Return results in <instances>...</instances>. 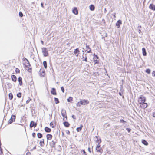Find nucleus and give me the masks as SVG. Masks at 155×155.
Instances as JSON below:
<instances>
[{"label": "nucleus", "mask_w": 155, "mask_h": 155, "mask_svg": "<svg viewBox=\"0 0 155 155\" xmlns=\"http://www.w3.org/2000/svg\"><path fill=\"white\" fill-rule=\"evenodd\" d=\"M96 55L95 54H93V56H94V58H93V59H95V55Z\"/></svg>", "instance_id": "obj_62"}, {"label": "nucleus", "mask_w": 155, "mask_h": 155, "mask_svg": "<svg viewBox=\"0 0 155 155\" xmlns=\"http://www.w3.org/2000/svg\"><path fill=\"white\" fill-rule=\"evenodd\" d=\"M18 81L19 83V84L20 85H22V78L21 77H19L18 78Z\"/></svg>", "instance_id": "obj_19"}, {"label": "nucleus", "mask_w": 155, "mask_h": 155, "mask_svg": "<svg viewBox=\"0 0 155 155\" xmlns=\"http://www.w3.org/2000/svg\"><path fill=\"white\" fill-rule=\"evenodd\" d=\"M90 50L89 51H87V53H91V49H89Z\"/></svg>", "instance_id": "obj_52"}, {"label": "nucleus", "mask_w": 155, "mask_h": 155, "mask_svg": "<svg viewBox=\"0 0 155 155\" xmlns=\"http://www.w3.org/2000/svg\"><path fill=\"white\" fill-rule=\"evenodd\" d=\"M80 102L81 105H85L89 103V101L87 100H81Z\"/></svg>", "instance_id": "obj_6"}, {"label": "nucleus", "mask_w": 155, "mask_h": 155, "mask_svg": "<svg viewBox=\"0 0 155 155\" xmlns=\"http://www.w3.org/2000/svg\"><path fill=\"white\" fill-rule=\"evenodd\" d=\"M152 74H154L153 76H155V71H153L152 72Z\"/></svg>", "instance_id": "obj_58"}, {"label": "nucleus", "mask_w": 155, "mask_h": 155, "mask_svg": "<svg viewBox=\"0 0 155 155\" xmlns=\"http://www.w3.org/2000/svg\"><path fill=\"white\" fill-rule=\"evenodd\" d=\"M47 79H46V81L45 83V86L46 87V89L47 90V94H48V82H47Z\"/></svg>", "instance_id": "obj_22"}, {"label": "nucleus", "mask_w": 155, "mask_h": 155, "mask_svg": "<svg viewBox=\"0 0 155 155\" xmlns=\"http://www.w3.org/2000/svg\"><path fill=\"white\" fill-rule=\"evenodd\" d=\"M94 140L96 141L97 143H98V144H100L101 142V140L100 139H99L98 137L97 136H95L94 138Z\"/></svg>", "instance_id": "obj_8"}, {"label": "nucleus", "mask_w": 155, "mask_h": 155, "mask_svg": "<svg viewBox=\"0 0 155 155\" xmlns=\"http://www.w3.org/2000/svg\"><path fill=\"white\" fill-rule=\"evenodd\" d=\"M43 64L44 66V68L45 69H46L47 68V63L46 61H44L43 62Z\"/></svg>", "instance_id": "obj_25"}, {"label": "nucleus", "mask_w": 155, "mask_h": 155, "mask_svg": "<svg viewBox=\"0 0 155 155\" xmlns=\"http://www.w3.org/2000/svg\"><path fill=\"white\" fill-rule=\"evenodd\" d=\"M142 143L145 146H147L148 144V143L147 141L145 140L144 139L142 140Z\"/></svg>", "instance_id": "obj_20"}, {"label": "nucleus", "mask_w": 155, "mask_h": 155, "mask_svg": "<svg viewBox=\"0 0 155 155\" xmlns=\"http://www.w3.org/2000/svg\"><path fill=\"white\" fill-rule=\"evenodd\" d=\"M37 126V123H35L34 121H31L30 122V128H32L33 127H35Z\"/></svg>", "instance_id": "obj_9"}, {"label": "nucleus", "mask_w": 155, "mask_h": 155, "mask_svg": "<svg viewBox=\"0 0 155 155\" xmlns=\"http://www.w3.org/2000/svg\"><path fill=\"white\" fill-rule=\"evenodd\" d=\"M61 114L62 116L64 117L67 118L66 110L64 109H62L61 111Z\"/></svg>", "instance_id": "obj_10"}, {"label": "nucleus", "mask_w": 155, "mask_h": 155, "mask_svg": "<svg viewBox=\"0 0 155 155\" xmlns=\"http://www.w3.org/2000/svg\"><path fill=\"white\" fill-rule=\"evenodd\" d=\"M54 101L55 102V104H58V103H59V101L58 100V98L55 97L54 98Z\"/></svg>", "instance_id": "obj_29"}, {"label": "nucleus", "mask_w": 155, "mask_h": 155, "mask_svg": "<svg viewBox=\"0 0 155 155\" xmlns=\"http://www.w3.org/2000/svg\"><path fill=\"white\" fill-rule=\"evenodd\" d=\"M26 60L27 61V62H26V64H28V66H30V64L29 63V62L28 61V60H27V59H26ZM28 65H25V67H28Z\"/></svg>", "instance_id": "obj_35"}, {"label": "nucleus", "mask_w": 155, "mask_h": 155, "mask_svg": "<svg viewBox=\"0 0 155 155\" xmlns=\"http://www.w3.org/2000/svg\"><path fill=\"white\" fill-rule=\"evenodd\" d=\"M11 79H12V80L13 81L15 82L16 81L17 78H16V76L15 75H12V76H11Z\"/></svg>", "instance_id": "obj_16"}, {"label": "nucleus", "mask_w": 155, "mask_h": 155, "mask_svg": "<svg viewBox=\"0 0 155 155\" xmlns=\"http://www.w3.org/2000/svg\"><path fill=\"white\" fill-rule=\"evenodd\" d=\"M37 137L39 138H41L42 137V134L40 133H38L37 134Z\"/></svg>", "instance_id": "obj_27"}, {"label": "nucleus", "mask_w": 155, "mask_h": 155, "mask_svg": "<svg viewBox=\"0 0 155 155\" xmlns=\"http://www.w3.org/2000/svg\"><path fill=\"white\" fill-rule=\"evenodd\" d=\"M66 133L68 135H69L70 134V132L69 130H66Z\"/></svg>", "instance_id": "obj_42"}, {"label": "nucleus", "mask_w": 155, "mask_h": 155, "mask_svg": "<svg viewBox=\"0 0 155 155\" xmlns=\"http://www.w3.org/2000/svg\"><path fill=\"white\" fill-rule=\"evenodd\" d=\"M28 71L29 72H31V68H29Z\"/></svg>", "instance_id": "obj_54"}, {"label": "nucleus", "mask_w": 155, "mask_h": 155, "mask_svg": "<svg viewBox=\"0 0 155 155\" xmlns=\"http://www.w3.org/2000/svg\"><path fill=\"white\" fill-rule=\"evenodd\" d=\"M152 115L153 117L155 118V111L153 112Z\"/></svg>", "instance_id": "obj_45"}, {"label": "nucleus", "mask_w": 155, "mask_h": 155, "mask_svg": "<svg viewBox=\"0 0 155 155\" xmlns=\"http://www.w3.org/2000/svg\"><path fill=\"white\" fill-rule=\"evenodd\" d=\"M83 61H85L86 62L87 61V57L86 56L85 57V59L83 60Z\"/></svg>", "instance_id": "obj_49"}, {"label": "nucleus", "mask_w": 155, "mask_h": 155, "mask_svg": "<svg viewBox=\"0 0 155 155\" xmlns=\"http://www.w3.org/2000/svg\"><path fill=\"white\" fill-rule=\"evenodd\" d=\"M120 122L121 123H126V122L123 119H121L120 120Z\"/></svg>", "instance_id": "obj_43"}, {"label": "nucleus", "mask_w": 155, "mask_h": 155, "mask_svg": "<svg viewBox=\"0 0 155 155\" xmlns=\"http://www.w3.org/2000/svg\"><path fill=\"white\" fill-rule=\"evenodd\" d=\"M83 152V154H84L85 155H87L86 154V153L85 152V151H84V150H82Z\"/></svg>", "instance_id": "obj_48"}, {"label": "nucleus", "mask_w": 155, "mask_h": 155, "mask_svg": "<svg viewBox=\"0 0 155 155\" xmlns=\"http://www.w3.org/2000/svg\"><path fill=\"white\" fill-rule=\"evenodd\" d=\"M51 93L53 95H56L57 94L56 89L54 88H52Z\"/></svg>", "instance_id": "obj_13"}, {"label": "nucleus", "mask_w": 155, "mask_h": 155, "mask_svg": "<svg viewBox=\"0 0 155 155\" xmlns=\"http://www.w3.org/2000/svg\"><path fill=\"white\" fill-rule=\"evenodd\" d=\"M39 143L41 146H43L44 145V139H43L42 141H41Z\"/></svg>", "instance_id": "obj_28"}, {"label": "nucleus", "mask_w": 155, "mask_h": 155, "mask_svg": "<svg viewBox=\"0 0 155 155\" xmlns=\"http://www.w3.org/2000/svg\"><path fill=\"white\" fill-rule=\"evenodd\" d=\"M42 51L43 54L45 57L47 56L48 55V50L45 48H42Z\"/></svg>", "instance_id": "obj_1"}, {"label": "nucleus", "mask_w": 155, "mask_h": 155, "mask_svg": "<svg viewBox=\"0 0 155 155\" xmlns=\"http://www.w3.org/2000/svg\"><path fill=\"white\" fill-rule=\"evenodd\" d=\"M50 126L51 127H52V128H54L55 126V124H54L52 122H51L50 123Z\"/></svg>", "instance_id": "obj_31"}, {"label": "nucleus", "mask_w": 155, "mask_h": 155, "mask_svg": "<svg viewBox=\"0 0 155 155\" xmlns=\"http://www.w3.org/2000/svg\"><path fill=\"white\" fill-rule=\"evenodd\" d=\"M96 150L97 152H99L101 154L102 153L103 150L101 147H100V144H98L96 148Z\"/></svg>", "instance_id": "obj_2"}, {"label": "nucleus", "mask_w": 155, "mask_h": 155, "mask_svg": "<svg viewBox=\"0 0 155 155\" xmlns=\"http://www.w3.org/2000/svg\"><path fill=\"white\" fill-rule=\"evenodd\" d=\"M20 70L18 68H16L15 70V72L16 73H20Z\"/></svg>", "instance_id": "obj_37"}, {"label": "nucleus", "mask_w": 155, "mask_h": 155, "mask_svg": "<svg viewBox=\"0 0 155 155\" xmlns=\"http://www.w3.org/2000/svg\"><path fill=\"white\" fill-rule=\"evenodd\" d=\"M107 11V10L106 8H105L104 10V13H106V12Z\"/></svg>", "instance_id": "obj_63"}, {"label": "nucleus", "mask_w": 155, "mask_h": 155, "mask_svg": "<svg viewBox=\"0 0 155 155\" xmlns=\"http://www.w3.org/2000/svg\"><path fill=\"white\" fill-rule=\"evenodd\" d=\"M142 51L143 55L144 56H146L147 55V52L146 51V49L145 48H142Z\"/></svg>", "instance_id": "obj_18"}, {"label": "nucleus", "mask_w": 155, "mask_h": 155, "mask_svg": "<svg viewBox=\"0 0 155 155\" xmlns=\"http://www.w3.org/2000/svg\"><path fill=\"white\" fill-rule=\"evenodd\" d=\"M151 70L150 69H147L146 70V72L148 74H150V73Z\"/></svg>", "instance_id": "obj_32"}, {"label": "nucleus", "mask_w": 155, "mask_h": 155, "mask_svg": "<svg viewBox=\"0 0 155 155\" xmlns=\"http://www.w3.org/2000/svg\"><path fill=\"white\" fill-rule=\"evenodd\" d=\"M19 15L20 17H22L23 16V14L20 11L19 12Z\"/></svg>", "instance_id": "obj_36"}, {"label": "nucleus", "mask_w": 155, "mask_h": 155, "mask_svg": "<svg viewBox=\"0 0 155 155\" xmlns=\"http://www.w3.org/2000/svg\"><path fill=\"white\" fill-rule=\"evenodd\" d=\"M30 154V153L29 152L27 153H26V155H29Z\"/></svg>", "instance_id": "obj_64"}, {"label": "nucleus", "mask_w": 155, "mask_h": 155, "mask_svg": "<svg viewBox=\"0 0 155 155\" xmlns=\"http://www.w3.org/2000/svg\"><path fill=\"white\" fill-rule=\"evenodd\" d=\"M149 8L152 10L153 11L155 10V5L153 4H151L149 6Z\"/></svg>", "instance_id": "obj_14"}, {"label": "nucleus", "mask_w": 155, "mask_h": 155, "mask_svg": "<svg viewBox=\"0 0 155 155\" xmlns=\"http://www.w3.org/2000/svg\"><path fill=\"white\" fill-rule=\"evenodd\" d=\"M126 129L129 133L130 132L131 130V129L129 128H126Z\"/></svg>", "instance_id": "obj_41"}, {"label": "nucleus", "mask_w": 155, "mask_h": 155, "mask_svg": "<svg viewBox=\"0 0 155 155\" xmlns=\"http://www.w3.org/2000/svg\"><path fill=\"white\" fill-rule=\"evenodd\" d=\"M102 22L104 23V24H105L106 22H105V20L104 19H103L102 20Z\"/></svg>", "instance_id": "obj_57"}, {"label": "nucleus", "mask_w": 155, "mask_h": 155, "mask_svg": "<svg viewBox=\"0 0 155 155\" xmlns=\"http://www.w3.org/2000/svg\"><path fill=\"white\" fill-rule=\"evenodd\" d=\"M63 124L64 126H65L66 127H69L70 125V124L68 123V122L67 121H65L63 122Z\"/></svg>", "instance_id": "obj_17"}, {"label": "nucleus", "mask_w": 155, "mask_h": 155, "mask_svg": "<svg viewBox=\"0 0 155 155\" xmlns=\"http://www.w3.org/2000/svg\"><path fill=\"white\" fill-rule=\"evenodd\" d=\"M94 64H98L99 63V61L98 60H97L96 59L95 60V59H94Z\"/></svg>", "instance_id": "obj_33"}, {"label": "nucleus", "mask_w": 155, "mask_h": 155, "mask_svg": "<svg viewBox=\"0 0 155 155\" xmlns=\"http://www.w3.org/2000/svg\"><path fill=\"white\" fill-rule=\"evenodd\" d=\"M32 136L33 137H35L36 136V134L35 133H33L32 134Z\"/></svg>", "instance_id": "obj_47"}, {"label": "nucleus", "mask_w": 155, "mask_h": 155, "mask_svg": "<svg viewBox=\"0 0 155 155\" xmlns=\"http://www.w3.org/2000/svg\"><path fill=\"white\" fill-rule=\"evenodd\" d=\"M72 12L75 15H77L78 14V10L76 7H74L73 9Z\"/></svg>", "instance_id": "obj_15"}, {"label": "nucleus", "mask_w": 155, "mask_h": 155, "mask_svg": "<svg viewBox=\"0 0 155 155\" xmlns=\"http://www.w3.org/2000/svg\"><path fill=\"white\" fill-rule=\"evenodd\" d=\"M52 136L51 135L49 134V140L50 139H51L52 138Z\"/></svg>", "instance_id": "obj_44"}, {"label": "nucleus", "mask_w": 155, "mask_h": 155, "mask_svg": "<svg viewBox=\"0 0 155 155\" xmlns=\"http://www.w3.org/2000/svg\"><path fill=\"white\" fill-rule=\"evenodd\" d=\"M140 107L142 108L145 109L147 106V103H145V102L143 103H140Z\"/></svg>", "instance_id": "obj_5"}, {"label": "nucleus", "mask_w": 155, "mask_h": 155, "mask_svg": "<svg viewBox=\"0 0 155 155\" xmlns=\"http://www.w3.org/2000/svg\"><path fill=\"white\" fill-rule=\"evenodd\" d=\"M89 8L91 11H94L95 9V6L93 5H91L89 6Z\"/></svg>", "instance_id": "obj_21"}, {"label": "nucleus", "mask_w": 155, "mask_h": 155, "mask_svg": "<svg viewBox=\"0 0 155 155\" xmlns=\"http://www.w3.org/2000/svg\"><path fill=\"white\" fill-rule=\"evenodd\" d=\"M61 90L63 92V93H64V87H61Z\"/></svg>", "instance_id": "obj_40"}, {"label": "nucleus", "mask_w": 155, "mask_h": 155, "mask_svg": "<svg viewBox=\"0 0 155 155\" xmlns=\"http://www.w3.org/2000/svg\"><path fill=\"white\" fill-rule=\"evenodd\" d=\"M30 101V99H29V100L28 99L26 101V104L28 103Z\"/></svg>", "instance_id": "obj_51"}, {"label": "nucleus", "mask_w": 155, "mask_h": 155, "mask_svg": "<svg viewBox=\"0 0 155 155\" xmlns=\"http://www.w3.org/2000/svg\"><path fill=\"white\" fill-rule=\"evenodd\" d=\"M45 131L47 132H48V127H46L45 128Z\"/></svg>", "instance_id": "obj_38"}, {"label": "nucleus", "mask_w": 155, "mask_h": 155, "mask_svg": "<svg viewBox=\"0 0 155 155\" xmlns=\"http://www.w3.org/2000/svg\"><path fill=\"white\" fill-rule=\"evenodd\" d=\"M81 102H80V101L79 102H78V103H77L76 105L78 107H80L81 106Z\"/></svg>", "instance_id": "obj_39"}, {"label": "nucleus", "mask_w": 155, "mask_h": 155, "mask_svg": "<svg viewBox=\"0 0 155 155\" xmlns=\"http://www.w3.org/2000/svg\"><path fill=\"white\" fill-rule=\"evenodd\" d=\"M56 142V141L54 142L53 141H52V143H50L51 146L52 147H54L55 143Z\"/></svg>", "instance_id": "obj_24"}, {"label": "nucleus", "mask_w": 155, "mask_h": 155, "mask_svg": "<svg viewBox=\"0 0 155 155\" xmlns=\"http://www.w3.org/2000/svg\"><path fill=\"white\" fill-rule=\"evenodd\" d=\"M40 76L41 77H43L45 75V71L44 70H42L41 68L39 71Z\"/></svg>", "instance_id": "obj_7"}, {"label": "nucleus", "mask_w": 155, "mask_h": 155, "mask_svg": "<svg viewBox=\"0 0 155 155\" xmlns=\"http://www.w3.org/2000/svg\"><path fill=\"white\" fill-rule=\"evenodd\" d=\"M73 98L71 97H70L69 98L67 99V101L68 102H71V101L72 100Z\"/></svg>", "instance_id": "obj_34"}, {"label": "nucleus", "mask_w": 155, "mask_h": 155, "mask_svg": "<svg viewBox=\"0 0 155 155\" xmlns=\"http://www.w3.org/2000/svg\"><path fill=\"white\" fill-rule=\"evenodd\" d=\"M9 98L10 100H11L13 98V96L12 94L11 93H9L8 94Z\"/></svg>", "instance_id": "obj_26"}, {"label": "nucleus", "mask_w": 155, "mask_h": 155, "mask_svg": "<svg viewBox=\"0 0 155 155\" xmlns=\"http://www.w3.org/2000/svg\"><path fill=\"white\" fill-rule=\"evenodd\" d=\"M122 24V21L120 20H118L116 23V25L119 28L120 27V25Z\"/></svg>", "instance_id": "obj_12"}, {"label": "nucleus", "mask_w": 155, "mask_h": 155, "mask_svg": "<svg viewBox=\"0 0 155 155\" xmlns=\"http://www.w3.org/2000/svg\"><path fill=\"white\" fill-rule=\"evenodd\" d=\"M16 116L14 115H12L11 116V118L9 120V121H8V124H11L13 121V120H14V121L15 119Z\"/></svg>", "instance_id": "obj_4"}, {"label": "nucleus", "mask_w": 155, "mask_h": 155, "mask_svg": "<svg viewBox=\"0 0 155 155\" xmlns=\"http://www.w3.org/2000/svg\"><path fill=\"white\" fill-rule=\"evenodd\" d=\"M83 127V125L82 124H81L80 125V127H78L77 128L76 130L78 132H80V131L82 129V127Z\"/></svg>", "instance_id": "obj_23"}, {"label": "nucleus", "mask_w": 155, "mask_h": 155, "mask_svg": "<svg viewBox=\"0 0 155 155\" xmlns=\"http://www.w3.org/2000/svg\"><path fill=\"white\" fill-rule=\"evenodd\" d=\"M46 137H47V140H48V134H47ZM47 144H48V141H47Z\"/></svg>", "instance_id": "obj_46"}, {"label": "nucleus", "mask_w": 155, "mask_h": 155, "mask_svg": "<svg viewBox=\"0 0 155 155\" xmlns=\"http://www.w3.org/2000/svg\"><path fill=\"white\" fill-rule=\"evenodd\" d=\"M95 58H96V59H98L99 58V57L97 55H95Z\"/></svg>", "instance_id": "obj_55"}, {"label": "nucleus", "mask_w": 155, "mask_h": 155, "mask_svg": "<svg viewBox=\"0 0 155 155\" xmlns=\"http://www.w3.org/2000/svg\"><path fill=\"white\" fill-rule=\"evenodd\" d=\"M79 52L80 51L78 48L75 49L74 51V54L77 57L78 56L79 54Z\"/></svg>", "instance_id": "obj_11"}, {"label": "nucleus", "mask_w": 155, "mask_h": 155, "mask_svg": "<svg viewBox=\"0 0 155 155\" xmlns=\"http://www.w3.org/2000/svg\"><path fill=\"white\" fill-rule=\"evenodd\" d=\"M141 28V26L140 25H139L137 27V29H140V28Z\"/></svg>", "instance_id": "obj_56"}, {"label": "nucleus", "mask_w": 155, "mask_h": 155, "mask_svg": "<svg viewBox=\"0 0 155 155\" xmlns=\"http://www.w3.org/2000/svg\"><path fill=\"white\" fill-rule=\"evenodd\" d=\"M88 151L90 153H91V151L90 148V147H88Z\"/></svg>", "instance_id": "obj_59"}, {"label": "nucleus", "mask_w": 155, "mask_h": 155, "mask_svg": "<svg viewBox=\"0 0 155 155\" xmlns=\"http://www.w3.org/2000/svg\"><path fill=\"white\" fill-rule=\"evenodd\" d=\"M138 29V30L140 34V32H141V31L140 29Z\"/></svg>", "instance_id": "obj_60"}, {"label": "nucleus", "mask_w": 155, "mask_h": 155, "mask_svg": "<svg viewBox=\"0 0 155 155\" xmlns=\"http://www.w3.org/2000/svg\"><path fill=\"white\" fill-rule=\"evenodd\" d=\"M138 101L139 103V104L143 103L145 102L146 101V98L144 97L142 95L139 98Z\"/></svg>", "instance_id": "obj_3"}, {"label": "nucleus", "mask_w": 155, "mask_h": 155, "mask_svg": "<svg viewBox=\"0 0 155 155\" xmlns=\"http://www.w3.org/2000/svg\"><path fill=\"white\" fill-rule=\"evenodd\" d=\"M43 5H44L43 3H41V6L42 8H43V7H44Z\"/></svg>", "instance_id": "obj_61"}, {"label": "nucleus", "mask_w": 155, "mask_h": 155, "mask_svg": "<svg viewBox=\"0 0 155 155\" xmlns=\"http://www.w3.org/2000/svg\"><path fill=\"white\" fill-rule=\"evenodd\" d=\"M72 117L74 119H75L76 118L75 117V116L74 115H72Z\"/></svg>", "instance_id": "obj_53"}, {"label": "nucleus", "mask_w": 155, "mask_h": 155, "mask_svg": "<svg viewBox=\"0 0 155 155\" xmlns=\"http://www.w3.org/2000/svg\"><path fill=\"white\" fill-rule=\"evenodd\" d=\"M86 48L88 49H90L91 48H90L89 45H87V44L86 45Z\"/></svg>", "instance_id": "obj_50"}, {"label": "nucleus", "mask_w": 155, "mask_h": 155, "mask_svg": "<svg viewBox=\"0 0 155 155\" xmlns=\"http://www.w3.org/2000/svg\"><path fill=\"white\" fill-rule=\"evenodd\" d=\"M21 92H19L17 94V96L18 98H21Z\"/></svg>", "instance_id": "obj_30"}]
</instances>
